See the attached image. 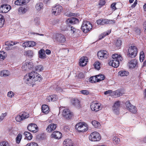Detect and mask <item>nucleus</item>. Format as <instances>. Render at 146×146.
Wrapping results in <instances>:
<instances>
[{"label":"nucleus","mask_w":146,"mask_h":146,"mask_svg":"<svg viewBox=\"0 0 146 146\" xmlns=\"http://www.w3.org/2000/svg\"><path fill=\"white\" fill-rule=\"evenodd\" d=\"M40 75L35 71H33L29 73L26 74L24 78V81L25 83L29 86L34 84L35 81H40L42 79Z\"/></svg>","instance_id":"obj_1"},{"label":"nucleus","mask_w":146,"mask_h":146,"mask_svg":"<svg viewBox=\"0 0 146 146\" xmlns=\"http://www.w3.org/2000/svg\"><path fill=\"white\" fill-rule=\"evenodd\" d=\"M122 60V58L120 55L113 54L112 55V59L110 61L109 64L114 68H117L119 66V61H121Z\"/></svg>","instance_id":"obj_2"},{"label":"nucleus","mask_w":146,"mask_h":146,"mask_svg":"<svg viewBox=\"0 0 146 146\" xmlns=\"http://www.w3.org/2000/svg\"><path fill=\"white\" fill-rule=\"evenodd\" d=\"M60 111H62V115L65 118L67 119H70L72 115V113L68 108L63 107L60 108Z\"/></svg>","instance_id":"obj_3"},{"label":"nucleus","mask_w":146,"mask_h":146,"mask_svg":"<svg viewBox=\"0 0 146 146\" xmlns=\"http://www.w3.org/2000/svg\"><path fill=\"white\" fill-rule=\"evenodd\" d=\"M92 25L90 22L84 21L81 26V29L84 32L86 33L92 28Z\"/></svg>","instance_id":"obj_4"},{"label":"nucleus","mask_w":146,"mask_h":146,"mask_svg":"<svg viewBox=\"0 0 146 146\" xmlns=\"http://www.w3.org/2000/svg\"><path fill=\"white\" fill-rule=\"evenodd\" d=\"M90 140L92 141H99L101 139L100 134L97 132L94 131L92 132L88 137Z\"/></svg>","instance_id":"obj_5"},{"label":"nucleus","mask_w":146,"mask_h":146,"mask_svg":"<svg viewBox=\"0 0 146 146\" xmlns=\"http://www.w3.org/2000/svg\"><path fill=\"white\" fill-rule=\"evenodd\" d=\"M22 69L26 71H29L31 70H33L34 67L33 63L31 60L26 61L23 64Z\"/></svg>","instance_id":"obj_6"},{"label":"nucleus","mask_w":146,"mask_h":146,"mask_svg":"<svg viewBox=\"0 0 146 146\" xmlns=\"http://www.w3.org/2000/svg\"><path fill=\"white\" fill-rule=\"evenodd\" d=\"M98 25H103L105 24H113L115 23V20H110L106 19H101L96 21Z\"/></svg>","instance_id":"obj_7"},{"label":"nucleus","mask_w":146,"mask_h":146,"mask_svg":"<svg viewBox=\"0 0 146 146\" xmlns=\"http://www.w3.org/2000/svg\"><path fill=\"white\" fill-rule=\"evenodd\" d=\"M137 52V48L136 47L134 46H132L129 48L128 55L131 58H134L136 56Z\"/></svg>","instance_id":"obj_8"},{"label":"nucleus","mask_w":146,"mask_h":146,"mask_svg":"<svg viewBox=\"0 0 146 146\" xmlns=\"http://www.w3.org/2000/svg\"><path fill=\"white\" fill-rule=\"evenodd\" d=\"M53 38L60 43H64L66 41L65 37L60 34H54L53 36Z\"/></svg>","instance_id":"obj_9"},{"label":"nucleus","mask_w":146,"mask_h":146,"mask_svg":"<svg viewBox=\"0 0 146 146\" xmlns=\"http://www.w3.org/2000/svg\"><path fill=\"white\" fill-rule=\"evenodd\" d=\"M62 10V7L59 5H57L52 8V12L53 15L56 16L60 15Z\"/></svg>","instance_id":"obj_10"},{"label":"nucleus","mask_w":146,"mask_h":146,"mask_svg":"<svg viewBox=\"0 0 146 146\" xmlns=\"http://www.w3.org/2000/svg\"><path fill=\"white\" fill-rule=\"evenodd\" d=\"M91 110L93 111H97L102 109L101 104L96 102H92L90 105Z\"/></svg>","instance_id":"obj_11"},{"label":"nucleus","mask_w":146,"mask_h":146,"mask_svg":"<svg viewBox=\"0 0 146 146\" xmlns=\"http://www.w3.org/2000/svg\"><path fill=\"white\" fill-rule=\"evenodd\" d=\"M11 7L9 5L3 4L0 6V13H6L8 12L11 9Z\"/></svg>","instance_id":"obj_12"},{"label":"nucleus","mask_w":146,"mask_h":146,"mask_svg":"<svg viewBox=\"0 0 146 146\" xmlns=\"http://www.w3.org/2000/svg\"><path fill=\"white\" fill-rule=\"evenodd\" d=\"M97 55L100 59H102L108 57V54L106 50H101L98 52Z\"/></svg>","instance_id":"obj_13"},{"label":"nucleus","mask_w":146,"mask_h":146,"mask_svg":"<svg viewBox=\"0 0 146 146\" xmlns=\"http://www.w3.org/2000/svg\"><path fill=\"white\" fill-rule=\"evenodd\" d=\"M29 116V114L28 113L24 112L21 115H18L16 117L15 119L17 121L20 122L25 119L27 118Z\"/></svg>","instance_id":"obj_14"},{"label":"nucleus","mask_w":146,"mask_h":146,"mask_svg":"<svg viewBox=\"0 0 146 146\" xmlns=\"http://www.w3.org/2000/svg\"><path fill=\"white\" fill-rule=\"evenodd\" d=\"M27 129L29 131L34 133H36L38 131L37 126L35 123L29 124L27 126Z\"/></svg>","instance_id":"obj_15"},{"label":"nucleus","mask_w":146,"mask_h":146,"mask_svg":"<svg viewBox=\"0 0 146 146\" xmlns=\"http://www.w3.org/2000/svg\"><path fill=\"white\" fill-rule=\"evenodd\" d=\"M126 105L127 109L131 112L133 113H135L137 112V110L135 107L131 104L129 101L126 102Z\"/></svg>","instance_id":"obj_16"},{"label":"nucleus","mask_w":146,"mask_h":146,"mask_svg":"<svg viewBox=\"0 0 146 146\" xmlns=\"http://www.w3.org/2000/svg\"><path fill=\"white\" fill-rule=\"evenodd\" d=\"M119 106L120 102L117 101L115 102L112 107V110L114 113L117 115L119 113Z\"/></svg>","instance_id":"obj_17"},{"label":"nucleus","mask_w":146,"mask_h":146,"mask_svg":"<svg viewBox=\"0 0 146 146\" xmlns=\"http://www.w3.org/2000/svg\"><path fill=\"white\" fill-rule=\"evenodd\" d=\"M79 22L78 19L76 18L72 17L68 19L66 21V23L69 25L70 24H75Z\"/></svg>","instance_id":"obj_18"},{"label":"nucleus","mask_w":146,"mask_h":146,"mask_svg":"<svg viewBox=\"0 0 146 146\" xmlns=\"http://www.w3.org/2000/svg\"><path fill=\"white\" fill-rule=\"evenodd\" d=\"M52 137L56 139H59L62 136V134L58 131H55L53 132L51 135Z\"/></svg>","instance_id":"obj_19"},{"label":"nucleus","mask_w":146,"mask_h":146,"mask_svg":"<svg viewBox=\"0 0 146 146\" xmlns=\"http://www.w3.org/2000/svg\"><path fill=\"white\" fill-rule=\"evenodd\" d=\"M137 63V61L136 60H132L129 62L128 65L129 68H133L136 67Z\"/></svg>","instance_id":"obj_20"},{"label":"nucleus","mask_w":146,"mask_h":146,"mask_svg":"<svg viewBox=\"0 0 146 146\" xmlns=\"http://www.w3.org/2000/svg\"><path fill=\"white\" fill-rule=\"evenodd\" d=\"M71 103L72 105L76 108H79L80 107V101L77 99L74 98L72 99Z\"/></svg>","instance_id":"obj_21"},{"label":"nucleus","mask_w":146,"mask_h":146,"mask_svg":"<svg viewBox=\"0 0 146 146\" xmlns=\"http://www.w3.org/2000/svg\"><path fill=\"white\" fill-rule=\"evenodd\" d=\"M87 62V58L85 56H83L81 57L80 60L79 65L83 67L86 65Z\"/></svg>","instance_id":"obj_22"},{"label":"nucleus","mask_w":146,"mask_h":146,"mask_svg":"<svg viewBox=\"0 0 146 146\" xmlns=\"http://www.w3.org/2000/svg\"><path fill=\"white\" fill-rule=\"evenodd\" d=\"M30 0H17L15 2V4L17 5H24L29 3Z\"/></svg>","instance_id":"obj_23"},{"label":"nucleus","mask_w":146,"mask_h":146,"mask_svg":"<svg viewBox=\"0 0 146 146\" xmlns=\"http://www.w3.org/2000/svg\"><path fill=\"white\" fill-rule=\"evenodd\" d=\"M56 127V125L54 123L50 124L48 125L46 129V130L48 132H51L54 130Z\"/></svg>","instance_id":"obj_24"},{"label":"nucleus","mask_w":146,"mask_h":146,"mask_svg":"<svg viewBox=\"0 0 146 146\" xmlns=\"http://www.w3.org/2000/svg\"><path fill=\"white\" fill-rule=\"evenodd\" d=\"M70 33L74 35H76L80 33V31L78 29H77L73 26L70 27V29L69 30Z\"/></svg>","instance_id":"obj_25"},{"label":"nucleus","mask_w":146,"mask_h":146,"mask_svg":"<svg viewBox=\"0 0 146 146\" xmlns=\"http://www.w3.org/2000/svg\"><path fill=\"white\" fill-rule=\"evenodd\" d=\"M39 57L41 59L45 58L46 56L45 54V50L43 49H40L38 52Z\"/></svg>","instance_id":"obj_26"},{"label":"nucleus","mask_w":146,"mask_h":146,"mask_svg":"<svg viewBox=\"0 0 146 146\" xmlns=\"http://www.w3.org/2000/svg\"><path fill=\"white\" fill-rule=\"evenodd\" d=\"M64 146H73V143L70 139H66L64 141Z\"/></svg>","instance_id":"obj_27"},{"label":"nucleus","mask_w":146,"mask_h":146,"mask_svg":"<svg viewBox=\"0 0 146 146\" xmlns=\"http://www.w3.org/2000/svg\"><path fill=\"white\" fill-rule=\"evenodd\" d=\"M42 111L43 113L46 114L48 113L49 111V108L46 105H42Z\"/></svg>","instance_id":"obj_28"},{"label":"nucleus","mask_w":146,"mask_h":146,"mask_svg":"<svg viewBox=\"0 0 146 146\" xmlns=\"http://www.w3.org/2000/svg\"><path fill=\"white\" fill-rule=\"evenodd\" d=\"M58 97L56 95H52L48 97L47 99V101L48 100L49 102L54 101L58 99Z\"/></svg>","instance_id":"obj_29"},{"label":"nucleus","mask_w":146,"mask_h":146,"mask_svg":"<svg viewBox=\"0 0 146 146\" xmlns=\"http://www.w3.org/2000/svg\"><path fill=\"white\" fill-rule=\"evenodd\" d=\"M35 7L37 11H41L43 9V4L42 3H38L36 4Z\"/></svg>","instance_id":"obj_30"},{"label":"nucleus","mask_w":146,"mask_h":146,"mask_svg":"<svg viewBox=\"0 0 146 146\" xmlns=\"http://www.w3.org/2000/svg\"><path fill=\"white\" fill-rule=\"evenodd\" d=\"M9 75V71L4 70L0 72V76H1L6 77Z\"/></svg>","instance_id":"obj_31"},{"label":"nucleus","mask_w":146,"mask_h":146,"mask_svg":"<svg viewBox=\"0 0 146 146\" xmlns=\"http://www.w3.org/2000/svg\"><path fill=\"white\" fill-rule=\"evenodd\" d=\"M44 69V67L42 65H38L36 66L34 68V70L38 72L42 71Z\"/></svg>","instance_id":"obj_32"},{"label":"nucleus","mask_w":146,"mask_h":146,"mask_svg":"<svg viewBox=\"0 0 146 146\" xmlns=\"http://www.w3.org/2000/svg\"><path fill=\"white\" fill-rule=\"evenodd\" d=\"M118 75L121 76H127L129 75V72L127 71L121 70L118 72Z\"/></svg>","instance_id":"obj_33"},{"label":"nucleus","mask_w":146,"mask_h":146,"mask_svg":"<svg viewBox=\"0 0 146 146\" xmlns=\"http://www.w3.org/2000/svg\"><path fill=\"white\" fill-rule=\"evenodd\" d=\"M88 129V125L85 123H84L83 126L82 127L81 129L80 130L79 132H83L86 131Z\"/></svg>","instance_id":"obj_34"},{"label":"nucleus","mask_w":146,"mask_h":146,"mask_svg":"<svg viewBox=\"0 0 146 146\" xmlns=\"http://www.w3.org/2000/svg\"><path fill=\"white\" fill-rule=\"evenodd\" d=\"M27 9L24 7H21L18 9V12L20 14H24L27 12Z\"/></svg>","instance_id":"obj_35"},{"label":"nucleus","mask_w":146,"mask_h":146,"mask_svg":"<svg viewBox=\"0 0 146 146\" xmlns=\"http://www.w3.org/2000/svg\"><path fill=\"white\" fill-rule=\"evenodd\" d=\"M84 122H80L78 123L75 126V128L79 132L83 126Z\"/></svg>","instance_id":"obj_36"},{"label":"nucleus","mask_w":146,"mask_h":146,"mask_svg":"<svg viewBox=\"0 0 146 146\" xmlns=\"http://www.w3.org/2000/svg\"><path fill=\"white\" fill-rule=\"evenodd\" d=\"M24 134L25 136V138L28 140H31L33 136L29 132L26 131L24 132Z\"/></svg>","instance_id":"obj_37"},{"label":"nucleus","mask_w":146,"mask_h":146,"mask_svg":"<svg viewBox=\"0 0 146 146\" xmlns=\"http://www.w3.org/2000/svg\"><path fill=\"white\" fill-rule=\"evenodd\" d=\"M92 123L93 125L96 128H99L101 126L100 123L96 120L92 121Z\"/></svg>","instance_id":"obj_38"},{"label":"nucleus","mask_w":146,"mask_h":146,"mask_svg":"<svg viewBox=\"0 0 146 146\" xmlns=\"http://www.w3.org/2000/svg\"><path fill=\"white\" fill-rule=\"evenodd\" d=\"M33 52L32 51L29 50L25 52L24 55L29 57H31L33 56Z\"/></svg>","instance_id":"obj_39"},{"label":"nucleus","mask_w":146,"mask_h":146,"mask_svg":"<svg viewBox=\"0 0 146 146\" xmlns=\"http://www.w3.org/2000/svg\"><path fill=\"white\" fill-rule=\"evenodd\" d=\"M122 41L120 39H117L115 42V45L116 47L117 48H120L122 44Z\"/></svg>","instance_id":"obj_40"},{"label":"nucleus","mask_w":146,"mask_h":146,"mask_svg":"<svg viewBox=\"0 0 146 146\" xmlns=\"http://www.w3.org/2000/svg\"><path fill=\"white\" fill-rule=\"evenodd\" d=\"M89 81L92 83L98 82L96 76L91 77L89 79Z\"/></svg>","instance_id":"obj_41"},{"label":"nucleus","mask_w":146,"mask_h":146,"mask_svg":"<svg viewBox=\"0 0 146 146\" xmlns=\"http://www.w3.org/2000/svg\"><path fill=\"white\" fill-rule=\"evenodd\" d=\"M22 135L21 134L19 133L18 134L16 138V141L17 143H20L22 139Z\"/></svg>","instance_id":"obj_42"},{"label":"nucleus","mask_w":146,"mask_h":146,"mask_svg":"<svg viewBox=\"0 0 146 146\" xmlns=\"http://www.w3.org/2000/svg\"><path fill=\"white\" fill-rule=\"evenodd\" d=\"M95 69L99 70L100 68V63L98 61L96 62L94 64Z\"/></svg>","instance_id":"obj_43"},{"label":"nucleus","mask_w":146,"mask_h":146,"mask_svg":"<svg viewBox=\"0 0 146 146\" xmlns=\"http://www.w3.org/2000/svg\"><path fill=\"white\" fill-rule=\"evenodd\" d=\"M96 76L98 82L103 80L105 78L104 75L102 74L97 75Z\"/></svg>","instance_id":"obj_44"},{"label":"nucleus","mask_w":146,"mask_h":146,"mask_svg":"<svg viewBox=\"0 0 146 146\" xmlns=\"http://www.w3.org/2000/svg\"><path fill=\"white\" fill-rule=\"evenodd\" d=\"M5 20L3 16L0 17V29L3 27L4 23Z\"/></svg>","instance_id":"obj_45"},{"label":"nucleus","mask_w":146,"mask_h":146,"mask_svg":"<svg viewBox=\"0 0 146 146\" xmlns=\"http://www.w3.org/2000/svg\"><path fill=\"white\" fill-rule=\"evenodd\" d=\"M145 56L143 51H141L140 53L139 59L141 62H142L144 59Z\"/></svg>","instance_id":"obj_46"},{"label":"nucleus","mask_w":146,"mask_h":146,"mask_svg":"<svg viewBox=\"0 0 146 146\" xmlns=\"http://www.w3.org/2000/svg\"><path fill=\"white\" fill-rule=\"evenodd\" d=\"M113 94L116 97H119L122 95V93L119 90H117L113 92Z\"/></svg>","instance_id":"obj_47"},{"label":"nucleus","mask_w":146,"mask_h":146,"mask_svg":"<svg viewBox=\"0 0 146 146\" xmlns=\"http://www.w3.org/2000/svg\"><path fill=\"white\" fill-rule=\"evenodd\" d=\"M0 146H9V145L7 142L3 141L0 143Z\"/></svg>","instance_id":"obj_48"},{"label":"nucleus","mask_w":146,"mask_h":146,"mask_svg":"<svg viewBox=\"0 0 146 146\" xmlns=\"http://www.w3.org/2000/svg\"><path fill=\"white\" fill-rule=\"evenodd\" d=\"M106 3V2L104 0H100L99 2V5L101 7L104 5Z\"/></svg>","instance_id":"obj_49"},{"label":"nucleus","mask_w":146,"mask_h":146,"mask_svg":"<svg viewBox=\"0 0 146 146\" xmlns=\"http://www.w3.org/2000/svg\"><path fill=\"white\" fill-rule=\"evenodd\" d=\"M112 140L114 143H117L120 141V139L117 137L114 136Z\"/></svg>","instance_id":"obj_50"},{"label":"nucleus","mask_w":146,"mask_h":146,"mask_svg":"<svg viewBox=\"0 0 146 146\" xmlns=\"http://www.w3.org/2000/svg\"><path fill=\"white\" fill-rule=\"evenodd\" d=\"M80 92L82 94L86 95H88L89 94V92L88 90H82L80 91Z\"/></svg>","instance_id":"obj_51"},{"label":"nucleus","mask_w":146,"mask_h":146,"mask_svg":"<svg viewBox=\"0 0 146 146\" xmlns=\"http://www.w3.org/2000/svg\"><path fill=\"white\" fill-rule=\"evenodd\" d=\"M15 95L14 92L12 91H9L8 92L7 96L9 98H11L14 96Z\"/></svg>","instance_id":"obj_52"},{"label":"nucleus","mask_w":146,"mask_h":146,"mask_svg":"<svg viewBox=\"0 0 146 146\" xmlns=\"http://www.w3.org/2000/svg\"><path fill=\"white\" fill-rule=\"evenodd\" d=\"M7 115V113H2L1 115L0 116V121L3 120L4 117L6 116Z\"/></svg>","instance_id":"obj_53"},{"label":"nucleus","mask_w":146,"mask_h":146,"mask_svg":"<svg viewBox=\"0 0 146 146\" xmlns=\"http://www.w3.org/2000/svg\"><path fill=\"white\" fill-rule=\"evenodd\" d=\"M29 41L24 42L22 44V46L24 47H29Z\"/></svg>","instance_id":"obj_54"},{"label":"nucleus","mask_w":146,"mask_h":146,"mask_svg":"<svg viewBox=\"0 0 146 146\" xmlns=\"http://www.w3.org/2000/svg\"><path fill=\"white\" fill-rule=\"evenodd\" d=\"M34 23L35 25H38L40 24L39 19L37 17L35 18L34 20Z\"/></svg>","instance_id":"obj_55"},{"label":"nucleus","mask_w":146,"mask_h":146,"mask_svg":"<svg viewBox=\"0 0 146 146\" xmlns=\"http://www.w3.org/2000/svg\"><path fill=\"white\" fill-rule=\"evenodd\" d=\"M111 33V31H110L108 32V33H104L102 34V37L100 38V39H101L102 38H103L104 37H105L106 35H108L110 33Z\"/></svg>","instance_id":"obj_56"},{"label":"nucleus","mask_w":146,"mask_h":146,"mask_svg":"<svg viewBox=\"0 0 146 146\" xmlns=\"http://www.w3.org/2000/svg\"><path fill=\"white\" fill-rule=\"evenodd\" d=\"M29 46L30 47L34 46L36 45V43L35 42L33 41H29Z\"/></svg>","instance_id":"obj_57"},{"label":"nucleus","mask_w":146,"mask_h":146,"mask_svg":"<svg viewBox=\"0 0 146 146\" xmlns=\"http://www.w3.org/2000/svg\"><path fill=\"white\" fill-rule=\"evenodd\" d=\"M5 54V52L3 51L0 52V58L4 59L5 58V56L3 55Z\"/></svg>","instance_id":"obj_58"},{"label":"nucleus","mask_w":146,"mask_h":146,"mask_svg":"<svg viewBox=\"0 0 146 146\" xmlns=\"http://www.w3.org/2000/svg\"><path fill=\"white\" fill-rule=\"evenodd\" d=\"M115 5L116 3H113L111 4V7L112 9V10L114 11L116 9V8L115 6Z\"/></svg>","instance_id":"obj_59"},{"label":"nucleus","mask_w":146,"mask_h":146,"mask_svg":"<svg viewBox=\"0 0 146 146\" xmlns=\"http://www.w3.org/2000/svg\"><path fill=\"white\" fill-rule=\"evenodd\" d=\"M16 44V43H14L13 44H11L10 43V41L6 42H5V45L8 46H12Z\"/></svg>","instance_id":"obj_60"},{"label":"nucleus","mask_w":146,"mask_h":146,"mask_svg":"<svg viewBox=\"0 0 146 146\" xmlns=\"http://www.w3.org/2000/svg\"><path fill=\"white\" fill-rule=\"evenodd\" d=\"M112 93V91L111 90H108L107 91H106L104 92V94L105 95H111V94Z\"/></svg>","instance_id":"obj_61"},{"label":"nucleus","mask_w":146,"mask_h":146,"mask_svg":"<svg viewBox=\"0 0 146 146\" xmlns=\"http://www.w3.org/2000/svg\"><path fill=\"white\" fill-rule=\"evenodd\" d=\"M29 146H38V144L35 143H31Z\"/></svg>","instance_id":"obj_62"},{"label":"nucleus","mask_w":146,"mask_h":146,"mask_svg":"<svg viewBox=\"0 0 146 146\" xmlns=\"http://www.w3.org/2000/svg\"><path fill=\"white\" fill-rule=\"evenodd\" d=\"M45 52L46 53L48 54L49 55L51 53V52L50 50L48 49H46L45 51Z\"/></svg>","instance_id":"obj_63"},{"label":"nucleus","mask_w":146,"mask_h":146,"mask_svg":"<svg viewBox=\"0 0 146 146\" xmlns=\"http://www.w3.org/2000/svg\"><path fill=\"white\" fill-rule=\"evenodd\" d=\"M143 25L144 27V31L146 33V21L143 23Z\"/></svg>","instance_id":"obj_64"}]
</instances>
